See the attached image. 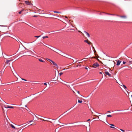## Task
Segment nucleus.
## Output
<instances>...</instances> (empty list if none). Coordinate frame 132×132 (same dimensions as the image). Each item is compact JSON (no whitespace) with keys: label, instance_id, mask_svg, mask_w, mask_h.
<instances>
[{"label":"nucleus","instance_id":"26","mask_svg":"<svg viewBox=\"0 0 132 132\" xmlns=\"http://www.w3.org/2000/svg\"><path fill=\"white\" fill-rule=\"evenodd\" d=\"M89 42L88 41V39H87V40H85V42L87 43V42Z\"/></svg>","mask_w":132,"mask_h":132},{"label":"nucleus","instance_id":"49","mask_svg":"<svg viewBox=\"0 0 132 132\" xmlns=\"http://www.w3.org/2000/svg\"><path fill=\"white\" fill-rule=\"evenodd\" d=\"M100 73V74H102V73H101V72H100V73Z\"/></svg>","mask_w":132,"mask_h":132},{"label":"nucleus","instance_id":"23","mask_svg":"<svg viewBox=\"0 0 132 132\" xmlns=\"http://www.w3.org/2000/svg\"><path fill=\"white\" fill-rule=\"evenodd\" d=\"M0 101L1 102H4V103H5V102L3 100L1 99V100H0Z\"/></svg>","mask_w":132,"mask_h":132},{"label":"nucleus","instance_id":"34","mask_svg":"<svg viewBox=\"0 0 132 132\" xmlns=\"http://www.w3.org/2000/svg\"><path fill=\"white\" fill-rule=\"evenodd\" d=\"M110 128H115L114 127H113L112 126H110Z\"/></svg>","mask_w":132,"mask_h":132},{"label":"nucleus","instance_id":"45","mask_svg":"<svg viewBox=\"0 0 132 132\" xmlns=\"http://www.w3.org/2000/svg\"><path fill=\"white\" fill-rule=\"evenodd\" d=\"M92 58H95V57H92Z\"/></svg>","mask_w":132,"mask_h":132},{"label":"nucleus","instance_id":"63","mask_svg":"<svg viewBox=\"0 0 132 132\" xmlns=\"http://www.w3.org/2000/svg\"><path fill=\"white\" fill-rule=\"evenodd\" d=\"M78 65H77V67H78Z\"/></svg>","mask_w":132,"mask_h":132},{"label":"nucleus","instance_id":"38","mask_svg":"<svg viewBox=\"0 0 132 132\" xmlns=\"http://www.w3.org/2000/svg\"><path fill=\"white\" fill-rule=\"evenodd\" d=\"M110 111H107V113H110Z\"/></svg>","mask_w":132,"mask_h":132},{"label":"nucleus","instance_id":"62","mask_svg":"<svg viewBox=\"0 0 132 132\" xmlns=\"http://www.w3.org/2000/svg\"><path fill=\"white\" fill-rule=\"evenodd\" d=\"M79 66H81V65H79Z\"/></svg>","mask_w":132,"mask_h":132},{"label":"nucleus","instance_id":"47","mask_svg":"<svg viewBox=\"0 0 132 132\" xmlns=\"http://www.w3.org/2000/svg\"><path fill=\"white\" fill-rule=\"evenodd\" d=\"M65 18H68V17L67 16H65Z\"/></svg>","mask_w":132,"mask_h":132},{"label":"nucleus","instance_id":"13","mask_svg":"<svg viewBox=\"0 0 132 132\" xmlns=\"http://www.w3.org/2000/svg\"><path fill=\"white\" fill-rule=\"evenodd\" d=\"M38 60H39V61L40 62H45V61H44L40 59H38Z\"/></svg>","mask_w":132,"mask_h":132},{"label":"nucleus","instance_id":"51","mask_svg":"<svg viewBox=\"0 0 132 132\" xmlns=\"http://www.w3.org/2000/svg\"><path fill=\"white\" fill-rule=\"evenodd\" d=\"M39 9H38V11H39Z\"/></svg>","mask_w":132,"mask_h":132},{"label":"nucleus","instance_id":"58","mask_svg":"<svg viewBox=\"0 0 132 132\" xmlns=\"http://www.w3.org/2000/svg\"><path fill=\"white\" fill-rule=\"evenodd\" d=\"M27 126V125H25V126Z\"/></svg>","mask_w":132,"mask_h":132},{"label":"nucleus","instance_id":"60","mask_svg":"<svg viewBox=\"0 0 132 132\" xmlns=\"http://www.w3.org/2000/svg\"><path fill=\"white\" fill-rule=\"evenodd\" d=\"M50 122H51V123H52V122L51 121H50Z\"/></svg>","mask_w":132,"mask_h":132},{"label":"nucleus","instance_id":"32","mask_svg":"<svg viewBox=\"0 0 132 132\" xmlns=\"http://www.w3.org/2000/svg\"><path fill=\"white\" fill-rule=\"evenodd\" d=\"M37 15H35L34 16V17H37Z\"/></svg>","mask_w":132,"mask_h":132},{"label":"nucleus","instance_id":"11","mask_svg":"<svg viewBox=\"0 0 132 132\" xmlns=\"http://www.w3.org/2000/svg\"><path fill=\"white\" fill-rule=\"evenodd\" d=\"M46 60H47V61H49L50 62H53V61L52 60H51L48 59H46Z\"/></svg>","mask_w":132,"mask_h":132},{"label":"nucleus","instance_id":"15","mask_svg":"<svg viewBox=\"0 0 132 132\" xmlns=\"http://www.w3.org/2000/svg\"><path fill=\"white\" fill-rule=\"evenodd\" d=\"M54 13H59V14H60L61 13V12H59L58 11H54Z\"/></svg>","mask_w":132,"mask_h":132},{"label":"nucleus","instance_id":"14","mask_svg":"<svg viewBox=\"0 0 132 132\" xmlns=\"http://www.w3.org/2000/svg\"><path fill=\"white\" fill-rule=\"evenodd\" d=\"M10 126L13 129H15V127L12 125V124H10Z\"/></svg>","mask_w":132,"mask_h":132},{"label":"nucleus","instance_id":"2","mask_svg":"<svg viewBox=\"0 0 132 132\" xmlns=\"http://www.w3.org/2000/svg\"><path fill=\"white\" fill-rule=\"evenodd\" d=\"M99 66V64L97 63H94L92 65V67L93 68H95Z\"/></svg>","mask_w":132,"mask_h":132},{"label":"nucleus","instance_id":"8","mask_svg":"<svg viewBox=\"0 0 132 132\" xmlns=\"http://www.w3.org/2000/svg\"><path fill=\"white\" fill-rule=\"evenodd\" d=\"M5 108H11V109H13L14 107H12V106H8V107H6V106H5Z\"/></svg>","mask_w":132,"mask_h":132},{"label":"nucleus","instance_id":"1","mask_svg":"<svg viewBox=\"0 0 132 132\" xmlns=\"http://www.w3.org/2000/svg\"><path fill=\"white\" fill-rule=\"evenodd\" d=\"M51 63V64H53V65L56 66V67L57 69H58V66L57 65L56 63H55L54 61H52L51 62H50Z\"/></svg>","mask_w":132,"mask_h":132},{"label":"nucleus","instance_id":"55","mask_svg":"<svg viewBox=\"0 0 132 132\" xmlns=\"http://www.w3.org/2000/svg\"><path fill=\"white\" fill-rule=\"evenodd\" d=\"M97 118H99V117L98 116H97Z\"/></svg>","mask_w":132,"mask_h":132},{"label":"nucleus","instance_id":"50","mask_svg":"<svg viewBox=\"0 0 132 132\" xmlns=\"http://www.w3.org/2000/svg\"><path fill=\"white\" fill-rule=\"evenodd\" d=\"M5 68V66H4V67H3V68Z\"/></svg>","mask_w":132,"mask_h":132},{"label":"nucleus","instance_id":"17","mask_svg":"<svg viewBox=\"0 0 132 132\" xmlns=\"http://www.w3.org/2000/svg\"><path fill=\"white\" fill-rule=\"evenodd\" d=\"M39 119H41V120H43V121H49V120H44V119H41V118H39Z\"/></svg>","mask_w":132,"mask_h":132},{"label":"nucleus","instance_id":"31","mask_svg":"<svg viewBox=\"0 0 132 132\" xmlns=\"http://www.w3.org/2000/svg\"><path fill=\"white\" fill-rule=\"evenodd\" d=\"M15 40H16V41H17L18 42H19V40L17 38H16V39H15Z\"/></svg>","mask_w":132,"mask_h":132},{"label":"nucleus","instance_id":"4","mask_svg":"<svg viewBox=\"0 0 132 132\" xmlns=\"http://www.w3.org/2000/svg\"><path fill=\"white\" fill-rule=\"evenodd\" d=\"M116 15L117 16H119L121 18H123L124 19L126 18V16L125 15H123V16H119V15Z\"/></svg>","mask_w":132,"mask_h":132},{"label":"nucleus","instance_id":"64","mask_svg":"<svg viewBox=\"0 0 132 132\" xmlns=\"http://www.w3.org/2000/svg\"><path fill=\"white\" fill-rule=\"evenodd\" d=\"M71 26H72V24H71Z\"/></svg>","mask_w":132,"mask_h":132},{"label":"nucleus","instance_id":"21","mask_svg":"<svg viewBox=\"0 0 132 132\" xmlns=\"http://www.w3.org/2000/svg\"><path fill=\"white\" fill-rule=\"evenodd\" d=\"M78 103H81L82 102V101H80V100H78Z\"/></svg>","mask_w":132,"mask_h":132},{"label":"nucleus","instance_id":"16","mask_svg":"<svg viewBox=\"0 0 132 132\" xmlns=\"http://www.w3.org/2000/svg\"><path fill=\"white\" fill-rule=\"evenodd\" d=\"M106 14H108V15H115L114 14H111L108 13H106Z\"/></svg>","mask_w":132,"mask_h":132},{"label":"nucleus","instance_id":"54","mask_svg":"<svg viewBox=\"0 0 132 132\" xmlns=\"http://www.w3.org/2000/svg\"><path fill=\"white\" fill-rule=\"evenodd\" d=\"M92 48H93L94 49V47H92Z\"/></svg>","mask_w":132,"mask_h":132},{"label":"nucleus","instance_id":"35","mask_svg":"<svg viewBox=\"0 0 132 132\" xmlns=\"http://www.w3.org/2000/svg\"><path fill=\"white\" fill-rule=\"evenodd\" d=\"M4 105V107L6 106V107H8V106H9L8 105Z\"/></svg>","mask_w":132,"mask_h":132},{"label":"nucleus","instance_id":"53","mask_svg":"<svg viewBox=\"0 0 132 132\" xmlns=\"http://www.w3.org/2000/svg\"><path fill=\"white\" fill-rule=\"evenodd\" d=\"M25 107H27V105H25Z\"/></svg>","mask_w":132,"mask_h":132},{"label":"nucleus","instance_id":"33","mask_svg":"<svg viewBox=\"0 0 132 132\" xmlns=\"http://www.w3.org/2000/svg\"><path fill=\"white\" fill-rule=\"evenodd\" d=\"M21 79H22V80H24V81H26L27 80H26L25 79H23V78H22Z\"/></svg>","mask_w":132,"mask_h":132},{"label":"nucleus","instance_id":"46","mask_svg":"<svg viewBox=\"0 0 132 132\" xmlns=\"http://www.w3.org/2000/svg\"><path fill=\"white\" fill-rule=\"evenodd\" d=\"M77 93H78V94H79V91H77Z\"/></svg>","mask_w":132,"mask_h":132},{"label":"nucleus","instance_id":"27","mask_svg":"<svg viewBox=\"0 0 132 132\" xmlns=\"http://www.w3.org/2000/svg\"><path fill=\"white\" fill-rule=\"evenodd\" d=\"M87 43L89 45H90V44H92V43H91V42H88Z\"/></svg>","mask_w":132,"mask_h":132},{"label":"nucleus","instance_id":"5","mask_svg":"<svg viewBox=\"0 0 132 132\" xmlns=\"http://www.w3.org/2000/svg\"><path fill=\"white\" fill-rule=\"evenodd\" d=\"M104 73L106 75H108L109 77H110L111 76V74H110L109 72L108 71H105V72H104Z\"/></svg>","mask_w":132,"mask_h":132},{"label":"nucleus","instance_id":"20","mask_svg":"<svg viewBox=\"0 0 132 132\" xmlns=\"http://www.w3.org/2000/svg\"><path fill=\"white\" fill-rule=\"evenodd\" d=\"M54 81H56V80H57L58 79V76H57V77L56 78H54Z\"/></svg>","mask_w":132,"mask_h":132},{"label":"nucleus","instance_id":"44","mask_svg":"<svg viewBox=\"0 0 132 132\" xmlns=\"http://www.w3.org/2000/svg\"><path fill=\"white\" fill-rule=\"evenodd\" d=\"M85 69H88L87 68V67L85 68Z\"/></svg>","mask_w":132,"mask_h":132},{"label":"nucleus","instance_id":"56","mask_svg":"<svg viewBox=\"0 0 132 132\" xmlns=\"http://www.w3.org/2000/svg\"><path fill=\"white\" fill-rule=\"evenodd\" d=\"M84 59H85V58L83 59H82V60H82Z\"/></svg>","mask_w":132,"mask_h":132},{"label":"nucleus","instance_id":"29","mask_svg":"<svg viewBox=\"0 0 132 132\" xmlns=\"http://www.w3.org/2000/svg\"><path fill=\"white\" fill-rule=\"evenodd\" d=\"M120 130H121V131H122L123 132H125V130H123L122 129H120Z\"/></svg>","mask_w":132,"mask_h":132},{"label":"nucleus","instance_id":"9","mask_svg":"<svg viewBox=\"0 0 132 132\" xmlns=\"http://www.w3.org/2000/svg\"><path fill=\"white\" fill-rule=\"evenodd\" d=\"M12 60H7L5 62L6 64H8L9 62H10L11 61H12Z\"/></svg>","mask_w":132,"mask_h":132},{"label":"nucleus","instance_id":"37","mask_svg":"<svg viewBox=\"0 0 132 132\" xmlns=\"http://www.w3.org/2000/svg\"><path fill=\"white\" fill-rule=\"evenodd\" d=\"M2 110H3V112H4V109L3 108V107H2Z\"/></svg>","mask_w":132,"mask_h":132},{"label":"nucleus","instance_id":"43","mask_svg":"<svg viewBox=\"0 0 132 132\" xmlns=\"http://www.w3.org/2000/svg\"><path fill=\"white\" fill-rule=\"evenodd\" d=\"M90 120V119H89L88 120H87V121H89Z\"/></svg>","mask_w":132,"mask_h":132},{"label":"nucleus","instance_id":"48","mask_svg":"<svg viewBox=\"0 0 132 132\" xmlns=\"http://www.w3.org/2000/svg\"><path fill=\"white\" fill-rule=\"evenodd\" d=\"M35 117H36V118H37V116H36V115H35Z\"/></svg>","mask_w":132,"mask_h":132},{"label":"nucleus","instance_id":"41","mask_svg":"<svg viewBox=\"0 0 132 132\" xmlns=\"http://www.w3.org/2000/svg\"><path fill=\"white\" fill-rule=\"evenodd\" d=\"M32 121H29V122H32Z\"/></svg>","mask_w":132,"mask_h":132},{"label":"nucleus","instance_id":"24","mask_svg":"<svg viewBox=\"0 0 132 132\" xmlns=\"http://www.w3.org/2000/svg\"><path fill=\"white\" fill-rule=\"evenodd\" d=\"M40 37V36H35V37L36 38H39V37Z\"/></svg>","mask_w":132,"mask_h":132},{"label":"nucleus","instance_id":"59","mask_svg":"<svg viewBox=\"0 0 132 132\" xmlns=\"http://www.w3.org/2000/svg\"><path fill=\"white\" fill-rule=\"evenodd\" d=\"M131 97H132V95H131Z\"/></svg>","mask_w":132,"mask_h":132},{"label":"nucleus","instance_id":"57","mask_svg":"<svg viewBox=\"0 0 132 132\" xmlns=\"http://www.w3.org/2000/svg\"><path fill=\"white\" fill-rule=\"evenodd\" d=\"M32 125V124H31L30 125V126H31V125Z\"/></svg>","mask_w":132,"mask_h":132},{"label":"nucleus","instance_id":"39","mask_svg":"<svg viewBox=\"0 0 132 132\" xmlns=\"http://www.w3.org/2000/svg\"><path fill=\"white\" fill-rule=\"evenodd\" d=\"M123 63V64H125V62L123 61V63Z\"/></svg>","mask_w":132,"mask_h":132},{"label":"nucleus","instance_id":"42","mask_svg":"<svg viewBox=\"0 0 132 132\" xmlns=\"http://www.w3.org/2000/svg\"><path fill=\"white\" fill-rule=\"evenodd\" d=\"M79 31V32H80V33H81L82 34V32L81 31Z\"/></svg>","mask_w":132,"mask_h":132},{"label":"nucleus","instance_id":"3","mask_svg":"<svg viewBox=\"0 0 132 132\" xmlns=\"http://www.w3.org/2000/svg\"><path fill=\"white\" fill-rule=\"evenodd\" d=\"M25 3H26V4L28 5H32L30 2H29L28 1H25Z\"/></svg>","mask_w":132,"mask_h":132},{"label":"nucleus","instance_id":"6","mask_svg":"<svg viewBox=\"0 0 132 132\" xmlns=\"http://www.w3.org/2000/svg\"><path fill=\"white\" fill-rule=\"evenodd\" d=\"M84 33L86 35H87V37H90V35H89V34H88L87 32L85 31H84Z\"/></svg>","mask_w":132,"mask_h":132},{"label":"nucleus","instance_id":"22","mask_svg":"<svg viewBox=\"0 0 132 132\" xmlns=\"http://www.w3.org/2000/svg\"><path fill=\"white\" fill-rule=\"evenodd\" d=\"M107 117H111V116L110 115H108L107 116Z\"/></svg>","mask_w":132,"mask_h":132},{"label":"nucleus","instance_id":"52","mask_svg":"<svg viewBox=\"0 0 132 132\" xmlns=\"http://www.w3.org/2000/svg\"><path fill=\"white\" fill-rule=\"evenodd\" d=\"M73 93H75V92L73 90Z\"/></svg>","mask_w":132,"mask_h":132},{"label":"nucleus","instance_id":"10","mask_svg":"<svg viewBox=\"0 0 132 132\" xmlns=\"http://www.w3.org/2000/svg\"><path fill=\"white\" fill-rule=\"evenodd\" d=\"M62 55L63 56H64L65 57H67L68 58H69V59H70V56H66V55Z\"/></svg>","mask_w":132,"mask_h":132},{"label":"nucleus","instance_id":"61","mask_svg":"<svg viewBox=\"0 0 132 132\" xmlns=\"http://www.w3.org/2000/svg\"><path fill=\"white\" fill-rule=\"evenodd\" d=\"M92 114H93V113L92 112Z\"/></svg>","mask_w":132,"mask_h":132},{"label":"nucleus","instance_id":"18","mask_svg":"<svg viewBox=\"0 0 132 132\" xmlns=\"http://www.w3.org/2000/svg\"><path fill=\"white\" fill-rule=\"evenodd\" d=\"M23 11H24V9H22V10H21V11H20V12H19V14H21V12H22Z\"/></svg>","mask_w":132,"mask_h":132},{"label":"nucleus","instance_id":"36","mask_svg":"<svg viewBox=\"0 0 132 132\" xmlns=\"http://www.w3.org/2000/svg\"><path fill=\"white\" fill-rule=\"evenodd\" d=\"M44 84V85H47V84L46 83H44V84Z\"/></svg>","mask_w":132,"mask_h":132},{"label":"nucleus","instance_id":"7","mask_svg":"<svg viewBox=\"0 0 132 132\" xmlns=\"http://www.w3.org/2000/svg\"><path fill=\"white\" fill-rule=\"evenodd\" d=\"M121 62V61L119 60L118 61H117V63L116 65H117V66H119V64H120Z\"/></svg>","mask_w":132,"mask_h":132},{"label":"nucleus","instance_id":"12","mask_svg":"<svg viewBox=\"0 0 132 132\" xmlns=\"http://www.w3.org/2000/svg\"><path fill=\"white\" fill-rule=\"evenodd\" d=\"M120 85L123 86V87H124V88L125 89H126L127 88V87H126V86L125 85H122L120 84Z\"/></svg>","mask_w":132,"mask_h":132},{"label":"nucleus","instance_id":"19","mask_svg":"<svg viewBox=\"0 0 132 132\" xmlns=\"http://www.w3.org/2000/svg\"><path fill=\"white\" fill-rule=\"evenodd\" d=\"M48 38V36H47L43 37V39H44L45 38Z\"/></svg>","mask_w":132,"mask_h":132},{"label":"nucleus","instance_id":"25","mask_svg":"<svg viewBox=\"0 0 132 132\" xmlns=\"http://www.w3.org/2000/svg\"><path fill=\"white\" fill-rule=\"evenodd\" d=\"M110 125L111 126H114V124H110Z\"/></svg>","mask_w":132,"mask_h":132},{"label":"nucleus","instance_id":"30","mask_svg":"<svg viewBox=\"0 0 132 132\" xmlns=\"http://www.w3.org/2000/svg\"><path fill=\"white\" fill-rule=\"evenodd\" d=\"M130 64H132V61H130Z\"/></svg>","mask_w":132,"mask_h":132},{"label":"nucleus","instance_id":"40","mask_svg":"<svg viewBox=\"0 0 132 132\" xmlns=\"http://www.w3.org/2000/svg\"><path fill=\"white\" fill-rule=\"evenodd\" d=\"M94 53H95L96 52V51L95 50H94Z\"/></svg>","mask_w":132,"mask_h":132},{"label":"nucleus","instance_id":"28","mask_svg":"<svg viewBox=\"0 0 132 132\" xmlns=\"http://www.w3.org/2000/svg\"><path fill=\"white\" fill-rule=\"evenodd\" d=\"M62 74H63V73H62V72H61L60 73H59V75H60V76H61Z\"/></svg>","mask_w":132,"mask_h":132}]
</instances>
